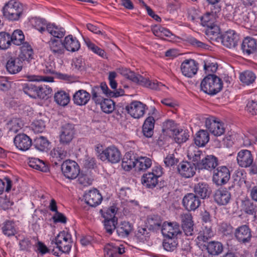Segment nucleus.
Returning <instances> with one entry per match:
<instances>
[{
  "label": "nucleus",
  "mask_w": 257,
  "mask_h": 257,
  "mask_svg": "<svg viewBox=\"0 0 257 257\" xmlns=\"http://www.w3.org/2000/svg\"><path fill=\"white\" fill-rule=\"evenodd\" d=\"M11 42L16 45H20L25 40V37L23 32L20 30L14 31L11 35Z\"/></svg>",
  "instance_id": "nucleus-52"
},
{
  "label": "nucleus",
  "mask_w": 257,
  "mask_h": 257,
  "mask_svg": "<svg viewBox=\"0 0 257 257\" xmlns=\"http://www.w3.org/2000/svg\"><path fill=\"white\" fill-rule=\"evenodd\" d=\"M47 31L53 37L57 38H61L65 34V31L64 28L59 27L54 24H48L47 25Z\"/></svg>",
  "instance_id": "nucleus-36"
},
{
  "label": "nucleus",
  "mask_w": 257,
  "mask_h": 257,
  "mask_svg": "<svg viewBox=\"0 0 257 257\" xmlns=\"http://www.w3.org/2000/svg\"><path fill=\"white\" fill-rule=\"evenodd\" d=\"M139 81L137 84L152 89L160 90L162 87L165 86L161 83L152 82L147 78H144L142 76H139Z\"/></svg>",
  "instance_id": "nucleus-33"
},
{
  "label": "nucleus",
  "mask_w": 257,
  "mask_h": 257,
  "mask_svg": "<svg viewBox=\"0 0 257 257\" xmlns=\"http://www.w3.org/2000/svg\"><path fill=\"white\" fill-rule=\"evenodd\" d=\"M210 12L206 13L203 16L201 17L200 20L203 26L208 27L216 24V19L218 13Z\"/></svg>",
  "instance_id": "nucleus-37"
},
{
  "label": "nucleus",
  "mask_w": 257,
  "mask_h": 257,
  "mask_svg": "<svg viewBox=\"0 0 257 257\" xmlns=\"http://www.w3.org/2000/svg\"><path fill=\"white\" fill-rule=\"evenodd\" d=\"M84 199L86 203L90 206L96 207L101 203L102 197L98 190L94 189L85 193Z\"/></svg>",
  "instance_id": "nucleus-12"
},
{
  "label": "nucleus",
  "mask_w": 257,
  "mask_h": 257,
  "mask_svg": "<svg viewBox=\"0 0 257 257\" xmlns=\"http://www.w3.org/2000/svg\"><path fill=\"white\" fill-rule=\"evenodd\" d=\"M146 105L140 101H134L126 106L127 113L135 118H140L145 112Z\"/></svg>",
  "instance_id": "nucleus-7"
},
{
  "label": "nucleus",
  "mask_w": 257,
  "mask_h": 257,
  "mask_svg": "<svg viewBox=\"0 0 257 257\" xmlns=\"http://www.w3.org/2000/svg\"><path fill=\"white\" fill-rule=\"evenodd\" d=\"M246 110L252 115H257V100L248 101L246 105Z\"/></svg>",
  "instance_id": "nucleus-62"
},
{
  "label": "nucleus",
  "mask_w": 257,
  "mask_h": 257,
  "mask_svg": "<svg viewBox=\"0 0 257 257\" xmlns=\"http://www.w3.org/2000/svg\"><path fill=\"white\" fill-rule=\"evenodd\" d=\"M37 89L38 86L32 83L24 84L23 88L24 93L33 98L35 97Z\"/></svg>",
  "instance_id": "nucleus-50"
},
{
  "label": "nucleus",
  "mask_w": 257,
  "mask_h": 257,
  "mask_svg": "<svg viewBox=\"0 0 257 257\" xmlns=\"http://www.w3.org/2000/svg\"><path fill=\"white\" fill-rule=\"evenodd\" d=\"M193 190L195 194L202 199L208 198L211 193V190L209 185L203 182L195 184Z\"/></svg>",
  "instance_id": "nucleus-20"
},
{
  "label": "nucleus",
  "mask_w": 257,
  "mask_h": 257,
  "mask_svg": "<svg viewBox=\"0 0 257 257\" xmlns=\"http://www.w3.org/2000/svg\"><path fill=\"white\" fill-rule=\"evenodd\" d=\"M12 39L11 35L6 32L0 33V48L6 49L9 47Z\"/></svg>",
  "instance_id": "nucleus-51"
},
{
  "label": "nucleus",
  "mask_w": 257,
  "mask_h": 257,
  "mask_svg": "<svg viewBox=\"0 0 257 257\" xmlns=\"http://www.w3.org/2000/svg\"><path fill=\"white\" fill-rule=\"evenodd\" d=\"M136 236L140 241L144 242L149 239L150 234L146 228L141 227L139 228Z\"/></svg>",
  "instance_id": "nucleus-61"
},
{
  "label": "nucleus",
  "mask_w": 257,
  "mask_h": 257,
  "mask_svg": "<svg viewBox=\"0 0 257 257\" xmlns=\"http://www.w3.org/2000/svg\"><path fill=\"white\" fill-rule=\"evenodd\" d=\"M75 133L74 125L66 123L61 127L60 134V142L63 145L69 144L73 140Z\"/></svg>",
  "instance_id": "nucleus-6"
},
{
  "label": "nucleus",
  "mask_w": 257,
  "mask_h": 257,
  "mask_svg": "<svg viewBox=\"0 0 257 257\" xmlns=\"http://www.w3.org/2000/svg\"><path fill=\"white\" fill-rule=\"evenodd\" d=\"M206 34L211 39H216L218 38L220 34V29L217 24H215L212 26L207 27Z\"/></svg>",
  "instance_id": "nucleus-54"
},
{
  "label": "nucleus",
  "mask_w": 257,
  "mask_h": 257,
  "mask_svg": "<svg viewBox=\"0 0 257 257\" xmlns=\"http://www.w3.org/2000/svg\"><path fill=\"white\" fill-rule=\"evenodd\" d=\"M118 72L124 76L127 79H128L135 83H137L139 81V74H136L133 71L126 68H119L118 69Z\"/></svg>",
  "instance_id": "nucleus-45"
},
{
  "label": "nucleus",
  "mask_w": 257,
  "mask_h": 257,
  "mask_svg": "<svg viewBox=\"0 0 257 257\" xmlns=\"http://www.w3.org/2000/svg\"><path fill=\"white\" fill-rule=\"evenodd\" d=\"M61 171L66 178L73 180L78 176L80 173V168L75 161L67 160L62 164Z\"/></svg>",
  "instance_id": "nucleus-4"
},
{
  "label": "nucleus",
  "mask_w": 257,
  "mask_h": 257,
  "mask_svg": "<svg viewBox=\"0 0 257 257\" xmlns=\"http://www.w3.org/2000/svg\"><path fill=\"white\" fill-rule=\"evenodd\" d=\"M235 237L240 242L246 243L250 241L251 237V230L246 225L237 227L234 232Z\"/></svg>",
  "instance_id": "nucleus-14"
},
{
  "label": "nucleus",
  "mask_w": 257,
  "mask_h": 257,
  "mask_svg": "<svg viewBox=\"0 0 257 257\" xmlns=\"http://www.w3.org/2000/svg\"><path fill=\"white\" fill-rule=\"evenodd\" d=\"M71 235L68 232L61 231L55 238V243L57 247L62 248L63 242H71Z\"/></svg>",
  "instance_id": "nucleus-41"
},
{
  "label": "nucleus",
  "mask_w": 257,
  "mask_h": 257,
  "mask_svg": "<svg viewBox=\"0 0 257 257\" xmlns=\"http://www.w3.org/2000/svg\"><path fill=\"white\" fill-rule=\"evenodd\" d=\"M177 238H166L164 240L163 246L168 251H173L175 250L178 245Z\"/></svg>",
  "instance_id": "nucleus-49"
},
{
  "label": "nucleus",
  "mask_w": 257,
  "mask_h": 257,
  "mask_svg": "<svg viewBox=\"0 0 257 257\" xmlns=\"http://www.w3.org/2000/svg\"><path fill=\"white\" fill-rule=\"evenodd\" d=\"M220 39L221 40L222 44L229 48H234L239 40L238 36L233 30L227 31Z\"/></svg>",
  "instance_id": "nucleus-16"
},
{
  "label": "nucleus",
  "mask_w": 257,
  "mask_h": 257,
  "mask_svg": "<svg viewBox=\"0 0 257 257\" xmlns=\"http://www.w3.org/2000/svg\"><path fill=\"white\" fill-rule=\"evenodd\" d=\"M253 201L248 198H245L241 200L240 207L241 211L245 214L253 215L255 217L257 211V206Z\"/></svg>",
  "instance_id": "nucleus-21"
},
{
  "label": "nucleus",
  "mask_w": 257,
  "mask_h": 257,
  "mask_svg": "<svg viewBox=\"0 0 257 257\" xmlns=\"http://www.w3.org/2000/svg\"><path fill=\"white\" fill-rule=\"evenodd\" d=\"M208 4L210 5V9L212 13H219L221 11V6L219 5V3L221 0H206Z\"/></svg>",
  "instance_id": "nucleus-64"
},
{
  "label": "nucleus",
  "mask_w": 257,
  "mask_h": 257,
  "mask_svg": "<svg viewBox=\"0 0 257 257\" xmlns=\"http://www.w3.org/2000/svg\"><path fill=\"white\" fill-rule=\"evenodd\" d=\"M182 203L188 211H194L201 204L198 196L192 193H187L183 198Z\"/></svg>",
  "instance_id": "nucleus-10"
},
{
  "label": "nucleus",
  "mask_w": 257,
  "mask_h": 257,
  "mask_svg": "<svg viewBox=\"0 0 257 257\" xmlns=\"http://www.w3.org/2000/svg\"><path fill=\"white\" fill-rule=\"evenodd\" d=\"M14 143L17 148L25 151L29 149L32 144L30 138L25 134H19L14 138Z\"/></svg>",
  "instance_id": "nucleus-15"
},
{
  "label": "nucleus",
  "mask_w": 257,
  "mask_h": 257,
  "mask_svg": "<svg viewBox=\"0 0 257 257\" xmlns=\"http://www.w3.org/2000/svg\"><path fill=\"white\" fill-rule=\"evenodd\" d=\"M29 165L30 167L42 172H47L48 167L44 162L38 158H29Z\"/></svg>",
  "instance_id": "nucleus-35"
},
{
  "label": "nucleus",
  "mask_w": 257,
  "mask_h": 257,
  "mask_svg": "<svg viewBox=\"0 0 257 257\" xmlns=\"http://www.w3.org/2000/svg\"><path fill=\"white\" fill-rule=\"evenodd\" d=\"M237 161L241 167L246 168L253 163V157L251 152L247 150H242L238 153Z\"/></svg>",
  "instance_id": "nucleus-18"
},
{
  "label": "nucleus",
  "mask_w": 257,
  "mask_h": 257,
  "mask_svg": "<svg viewBox=\"0 0 257 257\" xmlns=\"http://www.w3.org/2000/svg\"><path fill=\"white\" fill-rule=\"evenodd\" d=\"M10 132L17 133L22 127L23 123L19 119H13L8 123Z\"/></svg>",
  "instance_id": "nucleus-58"
},
{
  "label": "nucleus",
  "mask_w": 257,
  "mask_h": 257,
  "mask_svg": "<svg viewBox=\"0 0 257 257\" xmlns=\"http://www.w3.org/2000/svg\"><path fill=\"white\" fill-rule=\"evenodd\" d=\"M159 176L154 172H149L144 174L142 178V183L148 188L155 187L158 183Z\"/></svg>",
  "instance_id": "nucleus-30"
},
{
  "label": "nucleus",
  "mask_w": 257,
  "mask_h": 257,
  "mask_svg": "<svg viewBox=\"0 0 257 257\" xmlns=\"http://www.w3.org/2000/svg\"><path fill=\"white\" fill-rule=\"evenodd\" d=\"M239 78L242 83L249 85L255 81L256 76L253 72L246 71L240 74Z\"/></svg>",
  "instance_id": "nucleus-47"
},
{
  "label": "nucleus",
  "mask_w": 257,
  "mask_h": 257,
  "mask_svg": "<svg viewBox=\"0 0 257 257\" xmlns=\"http://www.w3.org/2000/svg\"><path fill=\"white\" fill-rule=\"evenodd\" d=\"M49 47L53 54L56 57H61L65 52L64 42L61 40L51 38L48 42Z\"/></svg>",
  "instance_id": "nucleus-17"
},
{
  "label": "nucleus",
  "mask_w": 257,
  "mask_h": 257,
  "mask_svg": "<svg viewBox=\"0 0 257 257\" xmlns=\"http://www.w3.org/2000/svg\"><path fill=\"white\" fill-rule=\"evenodd\" d=\"M209 140V134L206 131L200 130L196 135L194 139L195 144L199 147H203Z\"/></svg>",
  "instance_id": "nucleus-34"
},
{
  "label": "nucleus",
  "mask_w": 257,
  "mask_h": 257,
  "mask_svg": "<svg viewBox=\"0 0 257 257\" xmlns=\"http://www.w3.org/2000/svg\"><path fill=\"white\" fill-rule=\"evenodd\" d=\"M91 97L90 94L86 90L81 89L77 91L73 96L74 103L79 106L86 104Z\"/></svg>",
  "instance_id": "nucleus-25"
},
{
  "label": "nucleus",
  "mask_w": 257,
  "mask_h": 257,
  "mask_svg": "<svg viewBox=\"0 0 257 257\" xmlns=\"http://www.w3.org/2000/svg\"><path fill=\"white\" fill-rule=\"evenodd\" d=\"M230 178V171L226 166H220L214 170L213 181L217 185L226 184Z\"/></svg>",
  "instance_id": "nucleus-5"
},
{
  "label": "nucleus",
  "mask_w": 257,
  "mask_h": 257,
  "mask_svg": "<svg viewBox=\"0 0 257 257\" xmlns=\"http://www.w3.org/2000/svg\"><path fill=\"white\" fill-rule=\"evenodd\" d=\"M3 232L8 236H11L15 235L16 230L14 226V223L10 221L5 222L2 228Z\"/></svg>",
  "instance_id": "nucleus-57"
},
{
  "label": "nucleus",
  "mask_w": 257,
  "mask_h": 257,
  "mask_svg": "<svg viewBox=\"0 0 257 257\" xmlns=\"http://www.w3.org/2000/svg\"><path fill=\"white\" fill-rule=\"evenodd\" d=\"M198 169L208 170L214 169L218 165V159L213 155H207L201 160Z\"/></svg>",
  "instance_id": "nucleus-22"
},
{
  "label": "nucleus",
  "mask_w": 257,
  "mask_h": 257,
  "mask_svg": "<svg viewBox=\"0 0 257 257\" xmlns=\"http://www.w3.org/2000/svg\"><path fill=\"white\" fill-rule=\"evenodd\" d=\"M133 229V224L125 221L121 222L116 228L118 235L121 237H127Z\"/></svg>",
  "instance_id": "nucleus-27"
},
{
  "label": "nucleus",
  "mask_w": 257,
  "mask_h": 257,
  "mask_svg": "<svg viewBox=\"0 0 257 257\" xmlns=\"http://www.w3.org/2000/svg\"><path fill=\"white\" fill-rule=\"evenodd\" d=\"M147 221L150 228L152 229L159 228L162 224V220L160 217L158 215L149 216Z\"/></svg>",
  "instance_id": "nucleus-55"
},
{
  "label": "nucleus",
  "mask_w": 257,
  "mask_h": 257,
  "mask_svg": "<svg viewBox=\"0 0 257 257\" xmlns=\"http://www.w3.org/2000/svg\"><path fill=\"white\" fill-rule=\"evenodd\" d=\"M91 93L92 99L96 104L101 105V103L103 102L105 99L100 95V89L98 87H93L92 88Z\"/></svg>",
  "instance_id": "nucleus-59"
},
{
  "label": "nucleus",
  "mask_w": 257,
  "mask_h": 257,
  "mask_svg": "<svg viewBox=\"0 0 257 257\" xmlns=\"http://www.w3.org/2000/svg\"><path fill=\"white\" fill-rule=\"evenodd\" d=\"M23 64L18 57H10L6 64V69L11 74H16L21 71Z\"/></svg>",
  "instance_id": "nucleus-24"
},
{
  "label": "nucleus",
  "mask_w": 257,
  "mask_h": 257,
  "mask_svg": "<svg viewBox=\"0 0 257 257\" xmlns=\"http://www.w3.org/2000/svg\"><path fill=\"white\" fill-rule=\"evenodd\" d=\"M152 31L156 36L161 38H163L164 37H170L172 35L171 32L169 30L159 25L154 26L152 29Z\"/></svg>",
  "instance_id": "nucleus-44"
},
{
  "label": "nucleus",
  "mask_w": 257,
  "mask_h": 257,
  "mask_svg": "<svg viewBox=\"0 0 257 257\" xmlns=\"http://www.w3.org/2000/svg\"><path fill=\"white\" fill-rule=\"evenodd\" d=\"M33 51L31 46L26 48H23L21 54L19 55L18 58L20 61L23 62L27 61L29 63L30 60L33 59Z\"/></svg>",
  "instance_id": "nucleus-46"
},
{
  "label": "nucleus",
  "mask_w": 257,
  "mask_h": 257,
  "mask_svg": "<svg viewBox=\"0 0 257 257\" xmlns=\"http://www.w3.org/2000/svg\"><path fill=\"white\" fill-rule=\"evenodd\" d=\"M205 126L214 136H220L224 133L225 129L223 123L216 121L213 118H206Z\"/></svg>",
  "instance_id": "nucleus-13"
},
{
  "label": "nucleus",
  "mask_w": 257,
  "mask_h": 257,
  "mask_svg": "<svg viewBox=\"0 0 257 257\" xmlns=\"http://www.w3.org/2000/svg\"><path fill=\"white\" fill-rule=\"evenodd\" d=\"M179 161L174 154H169L164 159V162L166 167H172L177 165Z\"/></svg>",
  "instance_id": "nucleus-63"
},
{
  "label": "nucleus",
  "mask_w": 257,
  "mask_h": 257,
  "mask_svg": "<svg viewBox=\"0 0 257 257\" xmlns=\"http://www.w3.org/2000/svg\"><path fill=\"white\" fill-rule=\"evenodd\" d=\"M189 135L186 131L181 130L175 133V140L176 143L181 144L185 142L189 138Z\"/></svg>",
  "instance_id": "nucleus-60"
},
{
  "label": "nucleus",
  "mask_w": 257,
  "mask_h": 257,
  "mask_svg": "<svg viewBox=\"0 0 257 257\" xmlns=\"http://www.w3.org/2000/svg\"><path fill=\"white\" fill-rule=\"evenodd\" d=\"M64 44L65 50L72 52L78 51L80 47L79 41L71 35L65 37L64 40Z\"/></svg>",
  "instance_id": "nucleus-26"
},
{
  "label": "nucleus",
  "mask_w": 257,
  "mask_h": 257,
  "mask_svg": "<svg viewBox=\"0 0 257 257\" xmlns=\"http://www.w3.org/2000/svg\"><path fill=\"white\" fill-rule=\"evenodd\" d=\"M4 16L10 20L17 21L22 15L23 9L22 5L15 0H10L4 7Z\"/></svg>",
  "instance_id": "nucleus-2"
},
{
  "label": "nucleus",
  "mask_w": 257,
  "mask_h": 257,
  "mask_svg": "<svg viewBox=\"0 0 257 257\" xmlns=\"http://www.w3.org/2000/svg\"><path fill=\"white\" fill-rule=\"evenodd\" d=\"M155 122L153 116H149L146 119L142 128L143 133L146 137L151 138L153 136Z\"/></svg>",
  "instance_id": "nucleus-32"
},
{
  "label": "nucleus",
  "mask_w": 257,
  "mask_h": 257,
  "mask_svg": "<svg viewBox=\"0 0 257 257\" xmlns=\"http://www.w3.org/2000/svg\"><path fill=\"white\" fill-rule=\"evenodd\" d=\"M187 156L189 159L192 161L193 164L195 165L198 168L201 162V158L204 156L202 152L198 148L193 146L189 148L187 152Z\"/></svg>",
  "instance_id": "nucleus-23"
},
{
  "label": "nucleus",
  "mask_w": 257,
  "mask_h": 257,
  "mask_svg": "<svg viewBox=\"0 0 257 257\" xmlns=\"http://www.w3.org/2000/svg\"><path fill=\"white\" fill-rule=\"evenodd\" d=\"M197 167L190 162L182 161L177 167V171L179 174L185 178L193 177L196 173Z\"/></svg>",
  "instance_id": "nucleus-8"
},
{
  "label": "nucleus",
  "mask_w": 257,
  "mask_h": 257,
  "mask_svg": "<svg viewBox=\"0 0 257 257\" xmlns=\"http://www.w3.org/2000/svg\"><path fill=\"white\" fill-rule=\"evenodd\" d=\"M231 198L230 193L226 189H219L214 194V199L219 205L227 204Z\"/></svg>",
  "instance_id": "nucleus-19"
},
{
  "label": "nucleus",
  "mask_w": 257,
  "mask_h": 257,
  "mask_svg": "<svg viewBox=\"0 0 257 257\" xmlns=\"http://www.w3.org/2000/svg\"><path fill=\"white\" fill-rule=\"evenodd\" d=\"M117 222V218L116 217L110 218H105L104 220V226L106 232L109 234H111L114 230L117 227L116 225Z\"/></svg>",
  "instance_id": "nucleus-43"
},
{
  "label": "nucleus",
  "mask_w": 257,
  "mask_h": 257,
  "mask_svg": "<svg viewBox=\"0 0 257 257\" xmlns=\"http://www.w3.org/2000/svg\"><path fill=\"white\" fill-rule=\"evenodd\" d=\"M213 234L211 228L205 226L202 229V230L200 231L199 233L197 239L199 241L206 242L213 236Z\"/></svg>",
  "instance_id": "nucleus-53"
},
{
  "label": "nucleus",
  "mask_w": 257,
  "mask_h": 257,
  "mask_svg": "<svg viewBox=\"0 0 257 257\" xmlns=\"http://www.w3.org/2000/svg\"><path fill=\"white\" fill-rule=\"evenodd\" d=\"M205 246L208 253L212 255H218L221 253L223 250V246L219 241H210L207 243Z\"/></svg>",
  "instance_id": "nucleus-31"
},
{
  "label": "nucleus",
  "mask_w": 257,
  "mask_h": 257,
  "mask_svg": "<svg viewBox=\"0 0 257 257\" xmlns=\"http://www.w3.org/2000/svg\"><path fill=\"white\" fill-rule=\"evenodd\" d=\"M54 100L58 104L65 106L69 102L70 97L65 91H59L55 93Z\"/></svg>",
  "instance_id": "nucleus-38"
},
{
  "label": "nucleus",
  "mask_w": 257,
  "mask_h": 257,
  "mask_svg": "<svg viewBox=\"0 0 257 257\" xmlns=\"http://www.w3.org/2000/svg\"><path fill=\"white\" fill-rule=\"evenodd\" d=\"M49 145V141L44 137H37L34 140V146L37 150L40 151H45L46 150Z\"/></svg>",
  "instance_id": "nucleus-42"
},
{
  "label": "nucleus",
  "mask_w": 257,
  "mask_h": 257,
  "mask_svg": "<svg viewBox=\"0 0 257 257\" xmlns=\"http://www.w3.org/2000/svg\"><path fill=\"white\" fill-rule=\"evenodd\" d=\"M198 69V64L193 59L185 60L181 66L182 74L188 77H192L196 73Z\"/></svg>",
  "instance_id": "nucleus-11"
},
{
  "label": "nucleus",
  "mask_w": 257,
  "mask_h": 257,
  "mask_svg": "<svg viewBox=\"0 0 257 257\" xmlns=\"http://www.w3.org/2000/svg\"><path fill=\"white\" fill-rule=\"evenodd\" d=\"M38 88L35 99H47L52 91L51 87L45 85L38 86Z\"/></svg>",
  "instance_id": "nucleus-39"
},
{
  "label": "nucleus",
  "mask_w": 257,
  "mask_h": 257,
  "mask_svg": "<svg viewBox=\"0 0 257 257\" xmlns=\"http://www.w3.org/2000/svg\"><path fill=\"white\" fill-rule=\"evenodd\" d=\"M152 160L146 157L137 158L136 169L139 171H145L152 165Z\"/></svg>",
  "instance_id": "nucleus-40"
},
{
  "label": "nucleus",
  "mask_w": 257,
  "mask_h": 257,
  "mask_svg": "<svg viewBox=\"0 0 257 257\" xmlns=\"http://www.w3.org/2000/svg\"><path fill=\"white\" fill-rule=\"evenodd\" d=\"M102 110L106 113H111L114 109V102L110 99H105L101 103Z\"/></svg>",
  "instance_id": "nucleus-56"
},
{
  "label": "nucleus",
  "mask_w": 257,
  "mask_h": 257,
  "mask_svg": "<svg viewBox=\"0 0 257 257\" xmlns=\"http://www.w3.org/2000/svg\"><path fill=\"white\" fill-rule=\"evenodd\" d=\"M200 88L205 93L213 95L222 89V82L221 79L216 75L209 74L201 81Z\"/></svg>",
  "instance_id": "nucleus-1"
},
{
  "label": "nucleus",
  "mask_w": 257,
  "mask_h": 257,
  "mask_svg": "<svg viewBox=\"0 0 257 257\" xmlns=\"http://www.w3.org/2000/svg\"><path fill=\"white\" fill-rule=\"evenodd\" d=\"M162 233L166 238H177V236L181 233V231L178 223L164 222L162 227Z\"/></svg>",
  "instance_id": "nucleus-9"
},
{
  "label": "nucleus",
  "mask_w": 257,
  "mask_h": 257,
  "mask_svg": "<svg viewBox=\"0 0 257 257\" xmlns=\"http://www.w3.org/2000/svg\"><path fill=\"white\" fill-rule=\"evenodd\" d=\"M256 42L255 39L247 37L245 38L241 44V49L243 53L250 55L256 51Z\"/></svg>",
  "instance_id": "nucleus-29"
},
{
  "label": "nucleus",
  "mask_w": 257,
  "mask_h": 257,
  "mask_svg": "<svg viewBox=\"0 0 257 257\" xmlns=\"http://www.w3.org/2000/svg\"><path fill=\"white\" fill-rule=\"evenodd\" d=\"M51 155L58 161H61L68 157L69 153L63 147H57L51 151Z\"/></svg>",
  "instance_id": "nucleus-48"
},
{
  "label": "nucleus",
  "mask_w": 257,
  "mask_h": 257,
  "mask_svg": "<svg viewBox=\"0 0 257 257\" xmlns=\"http://www.w3.org/2000/svg\"><path fill=\"white\" fill-rule=\"evenodd\" d=\"M98 158L102 161L115 164L119 162L121 158V155L119 150L114 146L107 147L102 151Z\"/></svg>",
  "instance_id": "nucleus-3"
},
{
  "label": "nucleus",
  "mask_w": 257,
  "mask_h": 257,
  "mask_svg": "<svg viewBox=\"0 0 257 257\" xmlns=\"http://www.w3.org/2000/svg\"><path fill=\"white\" fill-rule=\"evenodd\" d=\"M137 159L131 152L125 153L122 160L121 166L125 171H130L137 165Z\"/></svg>",
  "instance_id": "nucleus-28"
}]
</instances>
